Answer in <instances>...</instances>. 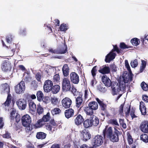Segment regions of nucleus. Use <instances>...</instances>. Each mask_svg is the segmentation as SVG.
<instances>
[{"instance_id":"63","label":"nucleus","mask_w":148,"mask_h":148,"mask_svg":"<svg viewBox=\"0 0 148 148\" xmlns=\"http://www.w3.org/2000/svg\"><path fill=\"white\" fill-rule=\"evenodd\" d=\"M51 148H60V147L58 145L55 144L53 145Z\"/></svg>"},{"instance_id":"35","label":"nucleus","mask_w":148,"mask_h":148,"mask_svg":"<svg viewBox=\"0 0 148 148\" xmlns=\"http://www.w3.org/2000/svg\"><path fill=\"white\" fill-rule=\"evenodd\" d=\"M11 102V95L10 94H8L7 98L6 101L4 103L5 107H8Z\"/></svg>"},{"instance_id":"27","label":"nucleus","mask_w":148,"mask_h":148,"mask_svg":"<svg viewBox=\"0 0 148 148\" xmlns=\"http://www.w3.org/2000/svg\"><path fill=\"white\" fill-rule=\"evenodd\" d=\"M45 123L42 119L38 121L34 125V127L35 128H38L42 127Z\"/></svg>"},{"instance_id":"38","label":"nucleus","mask_w":148,"mask_h":148,"mask_svg":"<svg viewBox=\"0 0 148 148\" xmlns=\"http://www.w3.org/2000/svg\"><path fill=\"white\" fill-rule=\"evenodd\" d=\"M131 42L133 45L137 46L139 44L140 41L137 38H134L131 40Z\"/></svg>"},{"instance_id":"31","label":"nucleus","mask_w":148,"mask_h":148,"mask_svg":"<svg viewBox=\"0 0 148 148\" xmlns=\"http://www.w3.org/2000/svg\"><path fill=\"white\" fill-rule=\"evenodd\" d=\"M84 110L87 115H90V116H93L92 115L93 113V110L89 107H85Z\"/></svg>"},{"instance_id":"57","label":"nucleus","mask_w":148,"mask_h":148,"mask_svg":"<svg viewBox=\"0 0 148 148\" xmlns=\"http://www.w3.org/2000/svg\"><path fill=\"white\" fill-rule=\"evenodd\" d=\"M128 141L130 144H132L133 142V140L130 136H129L128 137Z\"/></svg>"},{"instance_id":"22","label":"nucleus","mask_w":148,"mask_h":148,"mask_svg":"<svg viewBox=\"0 0 148 148\" xmlns=\"http://www.w3.org/2000/svg\"><path fill=\"white\" fill-rule=\"evenodd\" d=\"M88 107L92 110H95L98 108V105L97 102L93 101L90 102L88 104Z\"/></svg>"},{"instance_id":"46","label":"nucleus","mask_w":148,"mask_h":148,"mask_svg":"<svg viewBox=\"0 0 148 148\" xmlns=\"http://www.w3.org/2000/svg\"><path fill=\"white\" fill-rule=\"evenodd\" d=\"M37 112L39 114H42L43 112V109L40 105H38Z\"/></svg>"},{"instance_id":"41","label":"nucleus","mask_w":148,"mask_h":148,"mask_svg":"<svg viewBox=\"0 0 148 148\" xmlns=\"http://www.w3.org/2000/svg\"><path fill=\"white\" fill-rule=\"evenodd\" d=\"M50 118V113L49 112H48L46 115L43 116L42 120L45 123V122H47L49 120Z\"/></svg>"},{"instance_id":"23","label":"nucleus","mask_w":148,"mask_h":148,"mask_svg":"<svg viewBox=\"0 0 148 148\" xmlns=\"http://www.w3.org/2000/svg\"><path fill=\"white\" fill-rule=\"evenodd\" d=\"M83 99L82 97H79L76 99V106L77 108H80L82 106Z\"/></svg>"},{"instance_id":"62","label":"nucleus","mask_w":148,"mask_h":148,"mask_svg":"<svg viewBox=\"0 0 148 148\" xmlns=\"http://www.w3.org/2000/svg\"><path fill=\"white\" fill-rule=\"evenodd\" d=\"M12 38L10 36H9L6 37V40L8 43H10L11 42Z\"/></svg>"},{"instance_id":"50","label":"nucleus","mask_w":148,"mask_h":148,"mask_svg":"<svg viewBox=\"0 0 148 148\" xmlns=\"http://www.w3.org/2000/svg\"><path fill=\"white\" fill-rule=\"evenodd\" d=\"M110 121L111 123L113 125L116 126H119V124L116 119H111L110 120Z\"/></svg>"},{"instance_id":"19","label":"nucleus","mask_w":148,"mask_h":148,"mask_svg":"<svg viewBox=\"0 0 148 148\" xmlns=\"http://www.w3.org/2000/svg\"><path fill=\"white\" fill-rule=\"evenodd\" d=\"M139 107L142 114L143 115H145L146 113V108L144 103L142 101L140 103Z\"/></svg>"},{"instance_id":"60","label":"nucleus","mask_w":148,"mask_h":148,"mask_svg":"<svg viewBox=\"0 0 148 148\" xmlns=\"http://www.w3.org/2000/svg\"><path fill=\"white\" fill-rule=\"evenodd\" d=\"M123 105H121L120 107L119 110V112L120 114H122L123 112Z\"/></svg>"},{"instance_id":"2","label":"nucleus","mask_w":148,"mask_h":148,"mask_svg":"<svg viewBox=\"0 0 148 148\" xmlns=\"http://www.w3.org/2000/svg\"><path fill=\"white\" fill-rule=\"evenodd\" d=\"M116 51L118 53L120 52V51L116 46H114V48L109 54L106 57L105 61L108 62H109L110 61L113 60L115 58L116 54L114 53V51Z\"/></svg>"},{"instance_id":"48","label":"nucleus","mask_w":148,"mask_h":148,"mask_svg":"<svg viewBox=\"0 0 148 148\" xmlns=\"http://www.w3.org/2000/svg\"><path fill=\"white\" fill-rule=\"evenodd\" d=\"M131 66L133 68L136 67L138 65V62L136 60H134L132 61L130 63Z\"/></svg>"},{"instance_id":"16","label":"nucleus","mask_w":148,"mask_h":148,"mask_svg":"<svg viewBox=\"0 0 148 148\" xmlns=\"http://www.w3.org/2000/svg\"><path fill=\"white\" fill-rule=\"evenodd\" d=\"M107 128V127L106 126L105 129L103 131V132L104 136H106L109 137L113 134L112 133V128L110 127H109L108 129Z\"/></svg>"},{"instance_id":"37","label":"nucleus","mask_w":148,"mask_h":148,"mask_svg":"<svg viewBox=\"0 0 148 148\" xmlns=\"http://www.w3.org/2000/svg\"><path fill=\"white\" fill-rule=\"evenodd\" d=\"M96 101L99 103V105L101 107V110H104L106 107V105L103 103L102 101L100 100L98 98H96Z\"/></svg>"},{"instance_id":"6","label":"nucleus","mask_w":148,"mask_h":148,"mask_svg":"<svg viewBox=\"0 0 148 148\" xmlns=\"http://www.w3.org/2000/svg\"><path fill=\"white\" fill-rule=\"evenodd\" d=\"M25 89V84L24 82L21 81L15 87L16 92L18 94L24 92Z\"/></svg>"},{"instance_id":"61","label":"nucleus","mask_w":148,"mask_h":148,"mask_svg":"<svg viewBox=\"0 0 148 148\" xmlns=\"http://www.w3.org/2000/svg\"><path fill=\"white\" fill-rule=\"evenodd\" d=\"M36 77L38 81H40L41 75L39 73H37L36 75Z\"/></svg>"},{"instance_id":"10","label":"nucleus","mask_w":148,"mask_h":148,"mask_svg":"<svg viewBox=\"0 0 148 148\" xmlns=\"http://www.w3.org/2000/svg\"><path fill=\"white\" fill-rule=\"evenodd\" d=\"M133 75L132 74V72L127 74L125 72L123 75V78L124 82H122L121 83L124 84L127 83L129 81H132Z\"/></svg>"},{"instance_id":"30","label":"nucleus","mask_w":148,"mask_h":148,"mask_svg":"<svg viewBox=\"0 0 148 148\" xmlns=\"http://www.w3.org/2000/svg\"><path fill=\"white\" fill-rule=\"evenodd\" d=\"M46 134L42 132H40L37 133L36 137L38 139H45L46 136Z\"/></svg>"},{"instance_id":"43","label":"nucleus","mask_w":148,"mask_h":148,"mask_svg":"<svg viewBox=\"0 0 148 148\" xmlns=\"http://www.w3.org/2000/svg\"><path fill=\"white\" fill-rule=\"evenodd\" d=\"M68 28V27L67 25L64 24H62L60 27V30L62 31H66Z\"/></svg>"},{"instance_id":"39","label":"nucleus","mask_w":148,"mask_h":148,"mask_svg":"<svg viewBox=\"0 0 148 148\" xmlns=\"http://www.w3.org/2000/svg\"><path fill=\"white\" fill-rule=\"evenodd\" d=\"M140 139L145 143L148 142V137L147 135L146 134H144L140 135Z\"/></svg>"},{"instance_id":"52","label":"nucleus","mask_w":148,"mask_h":148,"mask_svg":"<svg viewBox=\"0 0 148 148\" xmlns=\"http://www.w3.org/2000/svg\"><path fill=\"white\" fill-rule=\"evenodd\" d=\"M50 100V99L49 97L48 96H45L43 98H42V99L43 102L45 103H49Z\"/></svg>"},{"instance_id":"24","label":"nucleus","mask_w":148,"mask_h":148,"mask_svg":"<svg viewBox=\"0 0 148 148\" xmlns=\"http://www.w3.org/2000/svg\"><path fill=\"white\" fill-rule=\"evenodd\" d=\"M29 105L30 111L35 112L36 110V106L34 102L32 101H30Z\"/></svg>"},{"instance_id":"40","label":"nucleus","mask_w":148,"mask_h":148,"mask_svg":"<svg viewBox=\"0 0 148 148\" xmlns=\"http://www.w3.org/2000/svg\"><path fill=\"white\" fill-rule=\"evenodd\" d=\"M36 95L38 101H40L42 99L43 94L41 91H38Z\"/></svg>"},{"instance_id":"56","label":"nucleus","mask_w":148,"mask_h":148,"mask_svg":"<svg viewBox=\"0 0 148 148\" xmlns=\"http://www.w3.org/2000/svg\"><path fill=\"white\" fill-rule=\"evenodd\" d=\"M120 47L121 48L123 49L128 48L127 46L124 43H121L120 45Z\"/></svg>"},{"instance_id":"58","label":"nucleus","mask_w":148,"mask_h":148,"mask_svg":"<svg viewBox=\"0 0 148 148\" xmlns=\"http://www.w3.org/2000/svg\"><path fill=\"white\" fill-rule=\"evenodd\" d=\"M143 99L146 102H148V97L146 95H144L143 97Z\"/></svg>"},{"instance_id":"54","label":"nucleus","mask_w":148,"mask_h":148,"mask_svg":"<svg viewBox=\"0 0 148 148\" xmlns=\"http://www.w3.org/2000/svg\"><path fill=\"white\" fill-rule=\"evenodd\" d=\"M146 63L145 61H142V65L140 68L141 72H142L143 70L145 69L146 66Z\"/></svg>"},{"instance_id":"33","label":"nucleus","mask_w":148,"mask_h":148,"mask_svg":"<svg viewBox=\"0 0 148 148\" xmlns=\"http://www.w3.org/2000/svg\"><path fill=\"white\" fill-rule=\"evenodd\" d=\"M99 72L102 74L109 73L110 72V69L108 67L105 66L99 70Z\"/></svg>"},{"instance_id":"45","label":"nucleus","mask_w":148,"mask_h":148,"mask_svg":"<svg viewBox=\"0 0 148 148\" xmlns=\"http://www.w3.org/2000/svg\"><path fill=\"white\" fill-rule=\"evenodd\" d=\"M61 112V110L58 108H55L51 111V113L53 115L59 114Z\"/></svg>"},{"instance_id":"1","label":"nucleus","mask_w":148,"mask_h":148,"mask_svg":"<svg viewBox=\"0 0 148 148\" xmlns=\"http://www.w3.org/2000/svg\"><path fill=\"white\" fill-rule=\"evenodd\" d=\"M125 91V85L124 84L121 83V82L119 83V86L117 83H115L114 85L112 86V92L113 95L119 94L116 100H118L122 94Z\"/></svg>"},{"instance_id":"64","label":"nucleus","mask_w":148,"mask_h":148,"mask_svg":"<svg viewBox=\"0 0 148 148\" xmlns=\"http://www.w3.org/2000/svg\"><path fill=\"white\" fill-rule=\"evenodd\" d=\"M80 148H90V147L86 144H83L80 146Z\"/></svg>"},{"instance_id":"13","label":"nucleus","mask_w":148,"mask_h":148,"mask_svg":"<svg viewBox=\"0 0 148 148\" xmlns=\"http://www.w3.org/2000/svg\"><path fill=\"white\" fill-rule=\"evenodd\" d=\"M140 130L143 132L147 133L148 132V121H144L141 123L140 125Z\"/></svg>"},{"instance_id":"8","label":"nucleus","mask_w":148,"mask_h":148,"mask_svg":"<svg viewBox=\"0 0 148 148\" xmlns=\"http://www.w3.org/2000/svg\"><path fill=\"white\" fill-rule=\"evenodd\" d=\"M62 106L65 108H68L70 107L72 103L71 100L69 98L65 97L62 99L61 101Z\"/></svg>"},{"instance_id":"55","label":"nucleus","mask_w":148,"mask_h":148,"mask_svg":"<svg viewBox=\"0 0 148 148\" xmlns=\"http://www.w3.org/2000/svg\"><path fill=\"white\" fill-rule=\"evenodd\" d=\"M15 110L14 109H12L10 112L11 117L12 119H14V118L15 117Z\"/></svg>"},{"instance_id":"44","label":"nucleus","mask_w":148,"mask_h":148,"mask_svg":"<svg viewBox=\"0 0 148 148\" xmlns=\"http://www.w3.org/2000/svg\"><path fill=\"white\" fill-rule=\"evenodd\" d=\"M142 88L145 91L148 90V85L144 82H142L141 84Z\"/></svg>"},{"instance_id":"14","label":"nucleus","mask_w":148,"mask_h":148,"mask_svg":"<svg viewBox=\"0 0 148 148\" xmlns=\"http://www.w3.org/2000/svg\"><path fill=\"white\" fill-rule=\"evenodd\" d=\"M102 80L105 86L107 87H110L111 85V81L106 75H104L102 77Z\"/></svg>"},{"instance_id":"49","label":"nucleus","mask_w":148,"mask_h":148,"mask_svg":"<svg viewBox=\"0 0 148 148\" xmlns=\"http://www.w3.org/2000/svg\"><path fill=\"white\" fill-rule=\"evenodd\" d=\"M60 80V77L58 74H56L54 75L53 80L54 82H59Z\"/></svg>"},{"instance_id":"9","label":"nucleus","mask_w":148,"mask_h":148,"mask_svg":"<svg viewBox=\"0 0 148 148\" xmlns=\"http://www.w3.org/2000/svg\"><path fill=\"white\" fill-rule=\"evenodd\" d=\"M16 103L19 109L21 110H25L27 106V101L23 99H19L16 102Z\"/></svg>"},{"instance_id":"4","label":"nucleus","mask_w":148,"mask_h":148,"mask_svg":"<svg viewBox=\"0 0 148 148\" xmlns=\"http://www.w3.org/2000/svg\"><path fill=\"white\" fill-rule=\"evenodd\" d=\"M103 137L101 135L95 136L92 141L93 146L95 147L100 146L103 143Z\"/></svg>"},{"instance_id":"3","label":"nucleus","mask_w":148,"mask_h":148,"mask_svg":"<svg viewBox=\"0 0 148 148\" xmlns=\"http://www.w3.org/2000/svg\"><path fill=\"white\" fill-rule=\"evenodd\" d=\"M62 87L63 91H69L71 88V83L69 79L67 77L63 78L62 82Z\"/></svg>"},{"instance_id":"53","label":"nucleus","mask_w":148,"mask_h":148,"mask_svg":"<svg viewBox=\"0 0 148 148\" xmlns=\"http://www.w3.org/2000/svg\"><path fill=\"white\" fill-rule=\"evenodd\" d=\"M54 71V69L53 68L51 67L49 68L46 71V72L48 74H51Z\"/></svg>"},{"instance_id":"11","label":"nucleus","mask_w":148,"mask_h":148,"mask_svg":"<svg viewBox=\"0 0 148 148\" xmlns=\"http://www.w3.org/2000/svg\"><path fill=\"white\" fill-rule=\"evenodd\" d=\"M70 78L71 82L75 84H77L79 81V77L75 72H72L70 74Z\"/></svg>"},{"instance_id":"25","label":"nucleus","mask_w":148,"mask_h":148,"mask_svg":"<svg viewBox=\"0 0 148 148\" xmlns=\"http://www.w3.org/2000/svg\"><path fill=\"white\" fill-rule=\"evenodd\" d=\"M63 73L64 76L66 77L69 74V69L68 65L66 64H64L63 66L62 69Z\"/></svg>"},{"instance_id":"36","label":"nucleus","mask_w":148,"mask_h":148,"mask_svg":"<svg viewBox=\"0 0 148 148\" xmlns=\"http://www.w3.org/2000/svg\"><path fill=\"white\" fill-rule=\"evenodd\" d=\"M51 102L53 106L57 105L58 103V99L55 97H53L50 99Z\"/></svg>"},{"instance_id":"29","label":"nucleus","mask_w":148,"mask_h":148,"mask_svg":"<svg viewBox=\"0 0 148 148\" xmlns=\"http://www.w3.org/2000/svg\"><path fill=\"white\" fill-rule=\"evenodd\" d=\"M82 134L83 139L85 140H87L89 139L90 138V135L89 132H87L86 130H84L83 131Z\"/></svg>"},{"instance_id":"21","label":"nucleus","mask_w":148,"mask_h":148,"mask_svg":"<svg viewBox=\"0 0 148 148\" xmlns=\"http://www.w3.org/2000/svg\"><path fill=\"white\" fill-rule=\"evenodd\" d=\"M96 68V66L94 67L91 70L92 74L93 77H94L96 75V72L97 71ZM96 82L95 79L93 77V79L91 82L90 84L92 86H93L95 84H96Z\"/></svg>"},{"instance_id":"26","label":"nucleus","mask_w":148,"mask_h":148,"mask_svg":"<svg viewBox=\"0 0 148 148\" xmlns=\"http://www.w3.org/2000/svg\"><path fill=\"white\" fill-rule=\"evenodd\" d=\"M90 117L92 120V126L93 125L95 126H97L99 123V120L98 118L94 116H91Z\"/></svg>"},{"instance_id":"47","label":"nucleus","mask_w":148,"mask_h":148,"mask_svg":"<svg viewBox=\"0 0 148 148\" xmlns=\"http://www.w3.org/2000/svg\"><path fill=\"white\" fill-rule=\"evenodd\" d=\"M125 67L126 68L129 72L131 73L132 71L130 69V67L127 60H125Z\"/></svg>"},{"instance_id":"20","label":"nucleus","mask_w":148,"mask_h":148,"mask_svg":"<svg viewBox=\"0 0 148 148\" xmlns=\"http://www.w3.org/2000/svg\"><path fill=\"white\" fill-rule=\"evenodd\" d=\"M83 125L86 128H88L92 126V120H91L90 116L89 119H86L84 121Z\"/></svg>"},{"instance_id":"12","label":"nucleus","mask_w":148,"mask_h":148,"mask_svg":"<svg viewBox=\"0 0 148 148\" xmlns=\"http://www.w3.org/2000/svg\"><path fill=\"white\" fill-rule=\"evenodd\" d=\"M11 68V65L10 63L8 61H4L1 65V69L4 71H6L10 70Z\"/></svg>"},{"instance_id":"18","label":"nucleus","mask_w":148,"mask_h":148,"mask_svg":"<svg viewBox=\"0 0 148 148\" xmlns=\"http://www.w3.org/2000/svg\"><path fill=\"white\" fill-rule=\"evenodd\" d=\"M65 117L68 119L72 116L74 114V111L72 109H69L66 110L65 111Z\"/></svg>"},{"instance_id":"32","label":"nucleus","mask_w":148,"mask_h":148,"mask_svg":"<svg viewBox=\"0 0 148 148\" xmlns=\"http://www.w3.org/2000/svg\"><path fill=\"white\" fill-rule=\"evenodd\" d=\"M60 90V86L59 85H56L54 86L51 90L52 93L53 94H56L59 92Z\"/></svg>"},{"instance_id":"51","label":"nucleus","mask_w":148,"mask_h":148,"mask_svg":"<svg viewBox=\"0 0 148 148\" xmlns=\"http://www.w3.org/2000/svg\"><path fill=\"white\" fill-rule=\"evenodd\" d=\"M2 136L3 138L9 139L11 138V136L10 134L8 132H7L5 134H3Z\"/></svg>"},{"instance_id":"5","label":"nucleus","mask_w":148,"mask_h":148,"mask_svg":"<svg viewBox=\"0 0 148 148\" xmlns=\"http://www.w3.org/2000/svg\"><path fill=\"white\" fill-rule=\"evenodd\" d=\"M22 123L23 125L25 127H29L31 123V119L28 114H25L23 116L22 118Z\"/></svg>"},{"instance_id":"42","label":"nucleus","mask_w":148,"mask_h":148,"mask_svg":"<svg viewBox=\"0 0 148 148\" xmlns=\"http://www.w3.org/2000/svg\"><path fill=\"white\" fill-rule=\"evenodd\" d=\"M4 92H6L8 94L10 91V88L8 85L7 84H4L3 86Z\"/></svg>"},{"instance_id":"28","label":"nucleus","mask_w":148,"mask_h":148,"mask_svg":"<svg viewBox=\"0 0 148 148\" xmlns=\"http://www.w3.org/2000/svg\"><path fill=\"white\" fill-rule=\"evenodd\" d=\"M111 141L113 142H117L119 140L118 134H113L109 137Z\"/></svg>"},{"instance_id":"34","label":"nucleus","mask_w":148,"mask_h":148,"mask_svg":"<svg viewBox=\"0 0 148 148\" xmlns=\"http://www.w3.org/2000/svg\"><path fill=\"white\" fill-rule=\"evenodd\" d=\"M92 96L91 93L89 90H85L84 97L85 99L90 98Z\"/></svg>"},{"instance_id":"17","label":"nucleus","mask_w":148,"mask_h":148,"mask_svg":"<svg viewBox=\"0 0 148 148\" xmlns=\"http://www.w3.org/2000/svg\"><path fill=\"white\" fill-rule=\"evenodd\" d=\"M67 51L66 47L65 46H64V47L61 49L60 51H57L56 50H53L51 49L49 51L52 53H54L55 54L58 53H64Z\"/></svg>"},{"instance_id":"7","label":"nucleus","mask_w":148,"mask_h":148,"mask_svg":"<svg viewBox=\"0 0 148 148\" xmlns=\"http://www.w3.org/2000/svg\"><path fill=\"white\" fill-rule=\"evenodd\" d=\"M53 85L52 82L50 80L46 81L43 85L44 91L47 92H49L51 90Z\"/></svg>"},{"instance_id":"59","label":"nucleus","mask_w":148,"mask_h":148,"mask_svg":"<svg viewBox=\"0 0 148 148\" xmlns=\"http://www.w3.org/2000/svg\"><path fill=\"white\" fill-rule=\"evenodd\" d=\"M130 115L132 119L136 117V116L134 114V110H131Z\"/></svg>"},{"instance_id":"15","label":"nucleus","mask_w":148,"mask_h":148,"mask_svg":"<svg viewBox=\"0 0 148 148\" xmlns=\"http://www.w3.org/2000/svg\"><path fill=\"white\" fill-rule=\"evenodd\" d=\"M84 121L82 116L80 114L78 115L75 116L74 119V122L77 125H81Z\"/></svg>"}]
</instances>
